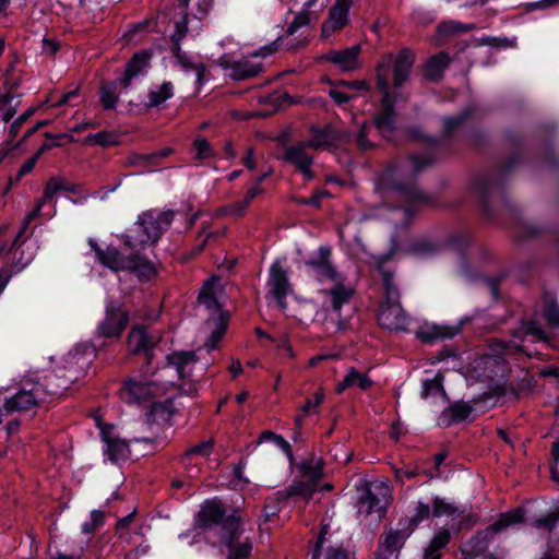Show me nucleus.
<instances>
[{
    "instance_id": "7ed1b4c3",
    "label": "nucleus",
    "mask_w": 559,
    "mask_h": 559,
    "mask_svg": "<svg viewBox=\"0 0 559 559\" xmlns=\"http://www.w3.org/2000/svg\"><path fill=\"white\" fill-rule=\"evenodd\" d=\"M414 64V55L408 49L401 50L396 56L389 53L378 63L376 78L378 88L382 93L381 114L376 118L374 124L378 131L389 138L393 132V100L389 92V76L391 67H393L394 86H402L408 79L411 69Z\"/></svg>"
},
{
    "instance_id": "6ab92c4d",
    "label": "nucleus",
    "mask_w": 559,
    "mask_h": 559,
    "mask_svg": "<svg viewBox=\"0 0 559 559\" xmlns=\"http://www.w3.org/2000/svg\"><path fill=\"white\" fill-rule=\"evenodd\" d=\"M267 288L269 293L276 299L277 305L284 310L286 308L285 298L290 290V284L280 261H275L270 267Z\"/></svg>"
},
{
    "instance_id": "412c9836",
    "label": "nucleus",
    "mask_w": 559,
    "mask_h": 559,
    "mask_svg": "<svg viewBox=\"0 0 559 559\" xmlns=\"http://www.w3.org/2000/svg\"><path fill=\"white\" fill-rule=\"evenodd\" d=\"M92 249L95 251L97 260L112 271L127 270L130 265L129 257H123L115 247L102 249L95 241L90 240Z\"/></svg>"
},
{
    "instance_id": "de8ad7c7",
    "label": "nucleus",
    "mask_w": 559,
    "mask_h": 559,
    "mask_svg": "<svg viewBox=\"0 0 559 559\" xmlns=\"http://www.w3.org/2000/svg\"><path fill=\"white\" fill-rule=\"evenodd\" d=\"M213 450V443L211 441H202L201 443L191 447L186 452V459L192 460L194 456L207 457Z\"/></svg>"
},
{
    "instance_id": "ea45409f",
    "label": "nucleus",
    "mask_w": 559,
    "mask_h": 559,
    "mask_svg": "<svg viewBox=\"0 0 559 559\" xmlns=\"http://www.w3.org/2000/svg\"><path fill=\"white\" fill-rule=\"evenodd\" d=\"M443 380L444 377L441 373H437L432 379H426L423 382L421 397L427 399L435 394L444 396Z\"/></svg>"
},
{
    "instance_id": "dca6fc26",
    "label": "nucleus",
    "mask_w": 559,
    "mask_h": 559,
    "mask_svg": "<svg viewBox=\"0 0 559 559\" xmlns=\"http://www.w3.org/2000/svg\"><path fill=\"white\" fill-rule=\"evenodd\" d=\"M197 362L194 352H174L166 357V365L162 368V371H166L168 368L175 370L176 377L167 379L165 383L174 384L176 380H182L190 377L193 367Z\"/></svg>"
},
{
    "instance_id": "338daca9",
    "label": "nucleus",
    "mask_w": 559,
    "mask_h": 559,
    "mask_svg": "<svg viewBox=\"0 0 559 559\" xmlns=\"http://www.w3.org/2000/svg\"><path fill=\"white\" fill-rule=\"evenodd\" d=\"M340 86H343V87H346V88H349L353 91H358V92L368 91V84L365 81H352V82L342 81L340 83Z\"/></svg>"
},
{
    "instance_id": "3c124183",
    "label": "nucleus",
    "mask_w": 559,
    "mask_h": 559,
    "mask_svg": "<svg viewBox=\"0 0 559 559\" xmlns=\"http://www.w3.org/2000/svg\"><path fill=\"white\" fill-rule=\"evenodd\" d=\"M558 521H559V508L556 511H554L540 519L535 520L533 522V526H535L537 528L544 527L550 532L555 528Z\"/></svg>"
},
{
    "instance_id": "39448f33",
    "label": "nucleus",
    "mask_w": 559,
    "mask_h": 559,
    "mask_svg": "<svg viewBox=\"0 0 559 559\" xmlns=\"http://www.w3.org/2000/svg\"><path fill=\"white\" fill-rule=\"evenodd\" d=\"M93 358V350L75 348L61 358L60 361L45 370L51 377L59 393L63 396L67 390L81 380L87 372Z\"/></svg>"
},
{
    "instance_id": "aec40b11",
    "label": "nucleus",
    "mask_w": 559,
    "mask_h": 559,
    "mask_svg": "<svg viewBox=\"0 0 559 559\" xmlns=\"http://www.w3.org/2000/svg\"><path fill=\"white\" fill-rule=\"evenodd\" d=\"M353 0H336L330 9L328 20L322 25V36L329 38L335 32L343 29L348 23V13Z\"/></svg>"
},
{
    "instance_id": "69168bd1",
    "label": "nucleus",
    "mask_w": 559,
    "mask_h": 559,
    "mask_svg": "<svg viewBox=\"0 0 559 559\" xmlns=\"http://www.w3.org/2000/svg\"><path fill=\"white\" fill-rule=\"evenodd\" d=\"M278 49V40H274L272 44L262 47L260 50L254 52L252 57H267L274 53Z\"/></svg>"
},
{
    "instance_id": "a19ab883",
    "label": "nucleus",
    "mask_w": 559,
    "mask_h": 559,
    "mask_svg": "<svg viewBox=\"0 0 559 559\" xmlns=\"http://www.w3.org/2000/svg\"><path fill=\"white\" fill-rule=\"evenodd\" d=\"M32 261V255L29 254L24 261L22 259H19L14 264L12 265V270H9L7 267L0 269V295L9 284L11 277L13 274L21 272L24 270Z\"/></svg>"
},
{
    "instance_id": "2eb2a0df",
    "label": "nucleus",
    "mask_w": 559,
    "mask_h": 559,
    "mask_svg": "<svg viewBox=\"0 0 559 559\" xmlns=\"http://www.w3.org/2000/svg\"><path fill=\"white\" fill-rule=\"evenodd\" d=\"M312 147L308 142H302L285 150L283 159L294 165L305 177L306 180L313 178V171L311 165L313 156L311 154Z\"/></svg>"
},
{
    "instance_id": "2f4dec72",
    "label": "nucleus",
    "mask_w": 559,
    "mask_h": 559,
    "mask_svg": "<svg viewBox=\"0 0 559 559\" xmlns=\"http://www.w3.org/2000/svg\"><path fill=\"white\" fill-rule=\"evenodd\" d=\"M431 163L432 159L429 157L412 156L401 164L399 168V175L403 179H407L411 181L424 167L428 166Z\"/></svg>"
},
{
    "instance_id": "c756f323",
    "label": "nucleus",
    "mask_w": 559,
    "mask_h": 559,
    "mask_svg": "<svg viewBox=\"0 0 559 559\" xmlns=\"http://www.w3.org/2000/svg\"><path fill=\"white\" fill-rule=\"evenodd\" d=\"M371 380L365 373L357 371L355 368H350L348 369L344 379L337 383L336 391L342 393L346 389L354 386L366 391L371 386Z\"/></svg>"
},
{
    "instance_id": "49530a36",
    "label": "nucleus",
    "mask_w": 559,
    "mask_h": 559,
    "mask_svg": "<svg viewBox=\"0 0 559 559\" xmlns=\"http://www.w3.org/2000/svg\"><path fill=\"white\" fill-rule=\"evenodd\" d=\"M193 150L195 153L194 157L200 160L211 158L214 154L210 143L203 138H198L194 140Z\"/></svg>"
},
{
    "instance_id": "1a4fd4ad",
    "label": "nucleus",
    "mask_w": 559,
    "mask_h": 559,
    "mask_svg": "<svg viewBox=\"0 0 559 559\" xmlns=\"http://www.w3.org/2000/svg\"><path fill=\"white\" fill-rule=\"evenodd\" d=\"M162 341L159 331H150L145 325H134L129 332L127 345L133 355H143L150 364L153 360L154 348Z\"/></svg>"
},
{
    "instance_id": "8fccbe9b",
    "label": "nucleus",
    "mask_w": 559,
    "mask_h": 559,
    "mask_svg": "<svg viewBox=\"0 0 559 559\" xmlns=\"http://www.w3.org/2000/svg\"><path fill=\"white\" fill-rule=\"evenodd\" d=\"M492 349L499 355H509L516 352H522L523 346L514 342L496 341L492 343Z\"/></svg>"
},
{
    "instance_id": "603ef678",
    "label": "nucleus",
    "mask_w": 559,
    "mask_h": 559,
    "mask_svg": "<svg viewBox=\"0 0 559 559\" xmlns=\"http://www.w3.org/2000/svg\"><path fill=\"white\" fill-rule=\"evenodd\" d=\"M87 141L90 143L99 144L102 146H109V145H114L117 143L115 140V135L107 131H102V132H98L95 134H91L87 136Z\"/></svg>"
},
{
    "instance_id": "774afa93",
    "label": "nucleus",
    "mask_w": 559,
    "mask_h": 559,
    "mask_svg": "<svg viewBox=\"0 0 559 559\" xmlns=\"http://www.w3.org/2000/svg\"><path fill=\"white\" fill-rule=\"evenodd\" d=\"M134 519V512L126 515L119 522L117 523V533L122 536L124 534V531L129 527V525L133 522Z\"/></svg>"
},
{
    "instance_id": "f8f14e48",
    "label": "nucleus",
    "mask_w": 559,
    "mask_h": 559,
    "mask_svg": "<svg viewBox=\"0 0 559 559\" xmlns=\"http://www.w3.org/2000/svg\"><path fill=\"white\" fill-rule=\"evenodd\" d=\"M523 521V511L515 509L506 513H502L491 525L484 531L479 532L474 538L473 543L478 551L487 549L488 544L493 537L507 530L509 526L521 523Z\"/></svg>"
},
{
    "instance_id": "13d9d810",
    "label": "nucleus",
    "mask_w": 559,
    "mask_h": 559,
    "mask_svg": "<svg viewBox=\"0 0 559 559\" xmlns=\"http://www.w3.org/2000/svg\"><path fill=\"white\" fill-rule=\"evenodd\" d=\"M44 201L39 200L37 203H36V206L35 209L29 212L26 217H25V222L23 224V227L20 229L19 234L15 236L14 238V241H13V245L16 243L17 239L25 233L26 228H27V225L31 221H33L37 215H39L43 206H44Z\"/></svg>"
},
{
    "instance_id": "052dcab7",
    "label": "nucleus",
    "mask_w": 559,
    "mask_h": 559,
    "mask_svg": "<svg viewBox=\"0 0 559 559\" xmlns=\"http://www.w3.org/2000/svg\"><path fill=\"white\" fill-rule=\"evenodd\" d=\"M329 95L338 105L346 104L352 98V95H349L346 92H343L338 87L332 88Z\"/></svg>"
},
{
    "instance_id": "0e129e2a",
    "label": "nucleus",
    "mask_w": 559,
    "mask_h": 559,
    "mask_svg": "<svg viewBox=\"0 0 559 559\" xmlns=\"http://www.w3.org/2000/svg\"><path fill=\"white\" fill-rule=\"evenodd\" d=\"M464 119H465L464 115L459 116V117H453V118H445L444 119L445 132L451 133L452 131H454L456 128H459L461 126V123L463 122Z\"/></svg>"
},
{
    "instance_id": "37998d69",
    "label": "nucleus",
    "mask_w": 559,
    "mask_h": 559,
    "mask_svg": "<svg viewBox=\"0 0 559 559\" xmlns=\"http://www.w3.org/2000/svg\"><path fill=\"white\" fill-rule=\"evenodd\" d=\"M522 334L524 338H531L533 342H545L549 341L546 332L542 326L534 320L528 321L522 325Z\"/></svg>"
},
{
    "instance_id": "cd10ccee",
    "label": "nucleus",
    "mask_w": 559,
    "mask_h": 559,
    "mask_svg": "<svg viewBox=\"0 0 559 559\" xmlns=\"http://www.w3.org/2000/svg\"><path fill=\"white\" fill-rule=\"evenodd\" d=\"M300 476L306 480L317 484L323 476V460L311 455L301 461L299 465Z\"/></svg>"
},
{
    "instance_id": "9b49d317",
    "label": "nucleus",
    "mask_w": 559,
    "mask_h": 559,
    "mask_svg": "<svg viewBox=\"0 0 559 559\" xmlns=\"http://www.w3.org/2000/svg\"><path fill=\"white\" fill-rule=\"evenodd\" d=\"M390 487L383 483L373 484L367 495L359 501L358 513L364 515L376 514L380 519L389 504Z\"/></svg>"
},
{
    "instance_id": "864d4df0",
    "label": "nucleus",
    "mask_w": 559,
    "mask_h": 559,
    "mask_svg": "<svg viewBox=\"0 0 559 559\" xmlns=\"http://www.w3.org/2000/svg\"><path fill=\"white\" fill-rule=\"evenodd\" d=\"M431 507L429 504L418 502L415 508V513L411 519V524L417 525L418 523L427 520L430 516Z\"/></svg>"
},
{
    "instance_id": "e2e57ef3",
    "label": "nucleus",
    "mask_w": 559,
    "mask_h": 559,
    "mask_svg": "<svg viewBox=\"0 0 559 559\" xmlns=\"http://www.w3.org/2000/svg\"><path fill=\"white\" fill-rule=\"evenodd\" d=\"M13 71H14V63H11L4 73V84L10 87V91L13 88H17L20 85V82H21L19 78L12 76Z\"/></svg>"
},
{
    "instance_id": "e433bc0d",
    "label": "nucleus",
    "mask_w": 559,
    "mask_h": 559,
    "mask_svg": "<svg viewBox=\"0 0 559 559\" xmlns=\"http://www.w3.org/2000/svg\"><path fill=\"white\" fill-rule=\"evenodd\" d=\"M129 261L130 265L127 270L135 272L139 276L150 278L156 273L155 265L145 258L140 255H130Z\"/></svg>"
},
{
    "instance_id": "b1692460",
    "label": "nucleus",
    "mask_w": 559,
    "mask_h": 559,
    "mask_svg": "<svg viewBox=\"0 0 559 559\" xmlns=\"http://www.w3.org/2000/svg\"><path fill=\"white\" fill-rule=\"evenodd\" d=\"M359 52L360 46L356 45L340 51H330L326 53L325 59L337 66L342 71H353L359 67Z\"/></svg>"
},
{
    "instance_id": "0eeeda50",
    "label": "nucleus",
    "mask_w": 559,
    "mask_h": 559,
    "mask_svg": "<svg viewBox=\"0 0 559 559\" xmlns=\"http://www.w3.org/2000/svg\"><path fill=\"white\" fill-rule=\"evenodd\" d=\"M384 301L378 312L379 324L390 331H406L409 318L400 304V290L393 275L383 273Z\"/></svg>"
},
{
    "instance_id": "a878e982",
    "label": "nucleus",
    "mask_w": 559,
    "mask_h": 559,
    "mask_svg": "<svg viewBox=\"0 0 559 559\" xmlns=\"http://www.w3.org/2000/svg\"><path fill=\"white\" fill-rule=\"evenodd\" d=\"M225 69H229V75L234 80H245L258 75L262 71V64L249 58H243L234 63H224Z\"/></svg>"
},
{
    "instance_id": "58836bf2",
    "label": "nucleus",
    "mask_w": 559,
    "mask_h": 559,
    "mask_svg": "<svg viewBox=\"0 0 559 559\" xmlns=\"http://www.w3.org/2000/svg\"><path fill=\"white\" fill-rule=\"evenodd\" d=\"M117 84L115 82L106 83L100 86L99 100L104 109H114L118 103Z\"/></svg>"
},
{
    "instance_id": "72a5a7b5",
    "label": "nucleus",
    "mask_w": 559,
    "mask_h": 559,
    "mask_svg": "<svg viewBox=\"0 0 559 559\" xmlns=\"http://www.w3.org/2000/svg\"><path fill=\"white\" fill-rule=\"evenodd\" d=\"M174 85L171 82H164L150 88L147 97L150 107H156L174 96Z\"/></svg>"
},
{
    "instance_id": "09e8293b",
    "label": "nucleus",
    "mask_w": 559,
    "mask_h": 559,
    "mask_svg": "<svg viewBox=\"0 0 559 559\" xmlns=\"http://www.w3.org/2000/svg\"><path fill=\"white\" fill-rule=\"evenodd\" d=\"M431 507L435 516L451 515L456 511V508L452 503L438 497L432 500Z\"/></svg>"
},
{
    "instance_id": "4468645a",
    "label": "nucleus",
    "mask_w": 559,
    "mask_h": 559,
    "mask_svg": "<svg viewBox=\"0 0 559 559\" xmlns=\"http://www.w3.org/2000/svg\"><path fill=\"white\" fill-rule=\"evenodd\" d=\"M129 322V313L121 306L110 302L106 307V316L98 325L103 337H119Z\"/></svg>"
},
{
    "instance_id": "6e6552de",
    "label": "nucleus",
    "mask_w": 559,
    "mask_h": 559,
    "mask_svg": "<svg viewBox=\"0 0 559 559\" xmlns=\"http://www.w3.org/2000/svg\"><path fill=\"white\" fill-rule=\"evenodd\" d=\"M175 217L174 211H157L150 210L141 214L138 218V228L142 231L139 238L132 236H124V243L127 247L133 249L138 246H144L147 243H155L169 227Z\"/></svg>"
},
{
    "instance_id": "f3484780",
    "label": "nucleus",
    "mask_w": 559,
    "mask_h": 559,
    "mask_svg": "<svg viewBox=\"0 0 559 559\" xmlns=\"http://www.w3.org/2000/svg\"><path fill=\"white\" fill-rule=\"evenodd\" d=\"M413 528L406 524L400 523L397 527L385 530L379 539V549L394 559L399 558L400 550L403 548L406 539L411 536Z\"/></svg>"
},
{
    "instance_id": "5701e85b",
    "label": "nucleus",
    "mask_w": 559,
    "mask_h": 559,
    "mask_svg": "<svg viewBox=\"0 0 559 559\" xmlns=\"http://www.w3.org/2000/svg\"><path fill=\"white\" fill-rule=\"evenodd\" d=\"M175 43H176V47L174 49V56L177 60V63L179 64L181 70L185 71L186 73H193L197 78V83L202 84L204 81V74L206 71V67L200 60H198L194 57L189 56L187 52L182 51L179 46L180 41H175Z\"/></svg>"
},
{
    "instance_id": "c85d7f7f",
    "label": "nucleus",
    "mask_w": 559,
    "mask_h": 559,
    "mask_svg": "<svg viewBox=\"0 0 559 559\" xmlns=\"http://www.w3.org/2000/svg\"><path fill=\"white\" fill-rule=\"evenodd\" d=\"M457 333L454 326L426 325L417 332V336L425 343H433L437 340L451 338Z\"/></svg>"
},
{
    "instance_id": "473e14b6",
    "label": "nucleus",
    "mask_w": 559,
    "mask_h": 559,
    "mask_svg": "<svg viewBox=\"0 0 559 559\" xmlns=\"http://www.w3.org/2000/svg\"><path fill=\"white\" fill-rule=\"evenodd\" d=\"M451 534L448 530L439 531L424 551V559H441V550L449 544Z\"/></svg>"
},
{
    "instance_id": "ddd939ff",
    "label": "nucleus",
    "mask_w": 559,
    "mask_h": 559,
    "mask_svg": "<svg viewBox=\"0 0 559 559\" xmlns=\"http://www.w3.org/2000/svg\"><path fill=\"white\" fill-rule=\"evenodd\" d=\"M162 391V385L154 381L130 379L120 390V397L123 402L133 404L159 395Z\"/></svg>"
},
{
    "instance_id": "a18cd8bd",
    "label": "nucleus",
    "mask_w": 559,
    "mask_h": 559,
    "mask_svg": "<svg viewBox=\"0 0 559 559\" xmlns=\"http://www.w3.org/2000/svg\"><path fill=\"white\" fill-rule=\"evenodd\" d=\"M471 413L472 407L466 403H455L445 411L451 418L449 424L463 421L469 417Z\"/></svg>"
},
{
    "instance_id": "c03bdc74",
    "label": "nucleus",
    "mask_w": 559,
    "mask_h": 559,
    "mask_svg": "<svg viewBox=\"0 0 559 559\" xmlns=\"http://www.w3.org/2000/svg\"><path fill=\"white\" fill-rule=\"evenodd\" d=\"M63 189H68L64 181L60 178L52 177L46 183L44 194L40 200L44 201V203H52L55 202L57 193L59 191H63Z\"/></svg>"
},
{
    "instance_id": "393cba45",
    "label": "nucleus",
    "mask_w": 559,
    "mask_h": 559,
    "mask_svg": "<svg viewBox=\"0 0 559 559\" xmlns=\"http://www.w3.org/2000/svg\"><path fill=\"white\" fill-rule=\"evenodd\" d=\"M102 438L106 443L105 454L111 462H118L128 457L129 444L126 440L111 436L105 429H102Z\"/></svg>"
},
{
    "instance_id": "6e6d98bb",
    "label": "nucleus",
    "mask_w": 559,
    "mask_h": 559,
    "mask_svg": "<svg viewBox=\"0 0 559 559\" xmlns=\"http://www.w3.org/2000/svg\"><path fill=\"white\" fill-rule=\"evenodd\" d=\"M543 317L546 319L549 325L554 328L559 326V307L557 305H548L543 311Z\"/></svg>"
},
{
    "instance_id": "7c9ffc66",
    "label": "nucleus",
    "mask_w": 559,
    "mask_h": 559,
    "mask_svg": "<svg viewBox=\"0 0 559 559\" xmlns=\"http://www.w3.org/2000/svg\"><path fill=\"white\" fill-rule=\"evenodd\" d=\"M450 63V57L445 52H439L426 62L424 74L429 80H438Z\"/></svg>"
},
{
    "instance_id": "4be33fe9",
    "label": "nucleus",
    "mask_w": 559,
    "mask_h": 559,
    "mask_svg": "<svg viewBox=\"0 0 559 559\" xmlns=\"http://www.w3.org/2000/svg\"><path fill=\"white\" fill-rule=\"evenodd\" d=\"M311 559H356L354 554L348 552L341 546L329 543L323 532L317 539Z\"/></svg>"
},
{
    "instance_id": "680f3d73",
    "label": "nucleus",
    "mask_w": 559,
    "mask_h": 559,
    "mask_svg": "<svg viewBox=\"0 0 559 559\" xmlns=\"http://www.w3.org/2000/svg\"><path fill=\"white\" fill-rule=\"evenodd\" d=\"M38 156H39V153L23 163V165L20 167V169L17 171V179L29 174L34 169V167L37 163Z\"/></svg>"
},
{
    "instance_id": "f704fd0d",
    "label": "nucleus",
    "mask_w": 559,
    "mask_h": 559,
    "mask_svg": "<svg viewBox=\"0 0 559 559\" xmlns=\"http://www.w3.org/2000/svg\"><path fill=\"white\" fill-rule=\"evenodd\" d=\"M324 401V392L322 389L318 390L312 399H308L306 403L300 407L299 413L295 417V425L301 428L306 417L310 414H316L318 407Z\"/></svg>"
},
{
    "instance_id": "a211bd4d",
    "label": "nucleus",
    "mask_w": 559,
    "mask_h": 559,
    "mask_svg": "<svg viewBox=\"0 0 559 559\" xmlns=\"http://www.w3.org/2000/svg\"><path fill=\"white\" fill-rule=\"evenodd\" d=\"M353 134L345 129L325 128L313 134L309 145L312 150H331L352 141Z\"/></svg>"
},
{
    "instance_id": "f257e3e1",
    "label": "nucleus",
    "mask_w": 559,
    "mask_h": 559,
    "mask_svg": "<svg viewBox=\"0 0 559 559\" xmlns=\"http://www.w3.org/2000/svg\"><path fill=\"white\" fill-rule=\"evenodd\" d=\"M331 249L322 246L305 260L307 275L320 285L317 292L318 308L314 318L336 332H346L355 312L353 300L356 294L344 275L332 263Z\"/></svg>"
},
{
    "instance_id": "f03ea898",
    "label": "nucleus",
    "mask_w": 559,
    "mask_h": 559,
    "mask_svg": "<svg viewBox=\"0 0 559 559\" xmlns=\"http://www.w3.org/2000/svg\"><path fill=\"white\" fill-rule=\"evenodd\" d=\"M195 525L201 528L219 527V542L227 550V559H248L252 550L251 540L240 530V516L231 513L218 499L206 500L195 516Z\"/></svg>"
},
{
    "instance_id": "4d7b16f0",
    "label": "nucleus",
    "mask_w": 559,
    "mask_h": 559,
    "mask_svg": "<svg viewBox=\"0 0 559 559\" xmlns=\"http://www.w3.org/2000/svg\"><path fill=\"white\" fill-rule=\"evenodd\" d=\"M104 514L100 511L94 510L91 513V519L88 522H85L82 526L83 532L92 533L96 530L97 526L103 524Z\"/></svg>"
},
{
    "instance_id": "4c0bfd02",
    "label": "nucleus",
    "mask_w": 559,
    "mask_h": 559,
    "mask_svg": "<svg viewBox=\"0 0 559 559\" xmlns=\"http://www.w3.org/2000/svg\"><path fill=\"white\" fill-rule=\"evenodd\" d=\"M150 61V55L145 51L135 53L132 59L128 62L126 69V79L129 81L139 73H141Z\"/></svg>"
},
{
    "instance_id": "bf43d9fd",
    "label": "nucleus",
    "mask_w": 559,
    "mask_h": 559,
    "mask_svg": "<svg viewBox=\"0 0 559 559\" xmlns=\"http://www.w3.org/2000/svg\"><path fill=\"white\" fill-rule=\"evenodd\" d=\"M359 126L358 133L356 135V142L360 150H368L372 146V144L366 139V132L370 128L366 121H364Z\"/></svg>"
},
{
    "instance_id": "bb28decb",
    "label": "nucleus",
    "mask_w": 559,
    "mask_h": 559,
    "mask_svg": "<svg viewBox=\"0 0 559 559\" xmlns=\"http://www.w3.org/2000/svg\"><path fill=\"white\" fill-rule=\"evenodd\" d=\"M174 411L170 402L154 403L146 415L147 423L153 426L157 425L162 428H169Z\"/></svg>"
},
{
    "instance_id": "79ce46f5",
    "label": "nucleus",
    "mask_w": 559,
    "mask_h": 559,
    "mask_svg": "<svg viewBox=\"0 0 559 559\" xmlns=\"http://www.w3.org/2000/svg\"><path fill=\"white\" fill-rule=\"evenodd\" d=\"M317 490V484L301 478L300 480L294 481L288 489L289 496H300L305 499H310Z\"/></svg>"
},
{
    "instance_id": "423d86ee",
    "label": "nucleus",
    "mask_w": 559,
    "mask_h": 559,
    "mask_svg": "<svg viewBox=\"0 0 559 559\" xmlns=\"http://www.w3.org/2000/svg\"><path fill=\"white\" fill-rule=\"evenodd\" d=\"M214 280H209L202 286L198 301L209 311L204 328L210 332L205 342L209 352L215 349L227 331L228 316L221 309L214 293Z\"/></svg>"
},
{
    "instance_id": "20e7f679",
    "label": "nucleus",
    "mask_w": 559,
    "mask_h": 559,
    "mask_svg": "<svg viewBox=\"0 0 559 559\" xmlns=\"http://www.w3.org/2000/svg\"><path fill=\"white\" fill-rule=\"evenodd\" d=\"M60 397L58 388L44 370L25 376L16 392L5 400L3 408L7 413L29 411Z\"/></svg>"
},
{
    "instance_id": "9d476101",
    "label": "nucleus",
    "mask_w": 559,
    "mask_h": 559,
    "mask_svg": "<svg viewBox=\"0 0 559 559\" xmlns=\"http://www.w3.org/2000/svg\"><path fill=\"white\" fill-rule=\"evenodd\" d=\"M178 2L182 10H186L188 3L192 2L197 13H192V16L185 14L180 21L176 22L175 33L171 36L174 41H180L186 36L189 32L188 24H191V31L198 32L201 28V20L213 8L214 0H178Z\"/></svg>"
},
{
    "instance_id": "c9c22d12",
    "label": "nucleus",
    "mask_w": 559,
    "mask_h": 559,
    "mask_svg": "<svg viewBox=\"0 0 559 559\" xmlns=\"http://www.w3.org/2000/svg\"><path fill=\"white\" fill-rule=\"evenodd\" d=\"M318 0H296L302 4V10L295 16L294 21L287 27V34H295L300 27L308 25L311 21L309 10L316 4Z\"/></svg>"
},
{
    "instance_id": "5fc2aeb1",
    "label": "nucleus",
    "mask_w": 559,
    "mask_h": 559,
    "mask_svg": "<svg viewBox=\"0 0 559 559\" xmlns=\"http://www.w3.org/2000/svg\"><path fill=\"white\" fill-rule=\"evenodd\" d=\"M251 202L243 198L241 201L234 202L224 207V213L233 216H242Z\"/></svg>"
}]
</instances>
